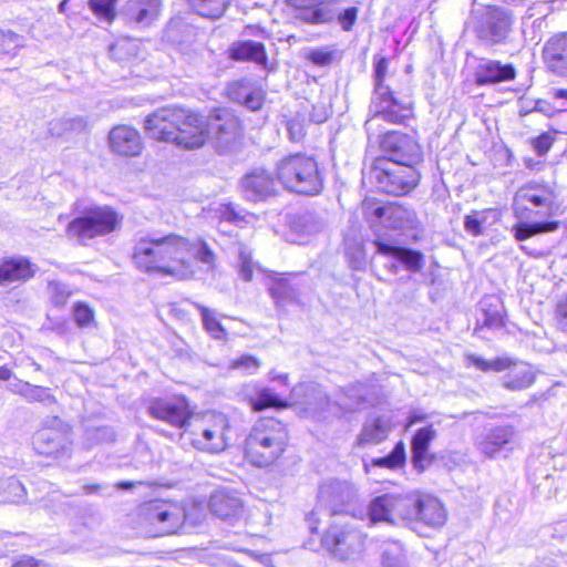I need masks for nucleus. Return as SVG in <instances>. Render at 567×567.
<instances>
[{
	"label": "nucleus",
	"mask_w": 567,
	"mask_h": 567,
	"mask_svg": "<svg viewBox=\"0 0 567 567\" xmlns=\"http://www.w3.org/2000/svg\"><path fill=\"white\" fill-rule=\"evenodd\" d=\"M192 250V241L181 235L147 234L136 243L133 260L137 268L146 272L156 271L186 280L195 274L190 262Z\"/></svg>",
	"instance_id": "1"
},
{
	"label": "nucleus",
	"mask_w": 567,
	"mask_h": 567,
	"mask_svg": "<svg viewBox=\"0 0 567 567\" xmlns=\"http://www.w3.org/2000/svg\"><path fill=\"white\" fill-rule=\"evenodd\" d=\"M287 441L288 433L280 421L260 419L246 439L245 456L256 466H269L284 453Z\"/></svg>",
	"instance_id": "2"
},
{
	"label": "nucleus",
	"mask_w": 567,
	"mask_h": 567,
	"mask_svg": "<svg viewBox=\"0 0 567 567\" xmlns=\"http://www.w3.org/2000/svg\"><path fill=\"white\" fill-rule=\"evenodd\" d=\"M388 66L389 61L384 56L375 61L374 93L370 105L372 115L364 123L365 131L370 134L377 133L380 121L401 123L409 116L410 106L394 99L390 89L384 85Z\"/></svg>",
	"instance_id": "3"
},
{
	"label": "nucleus",
	"mask_w": 567,
	"mask_h": 567,
	"mask_svg": "<svg viewBox=\"0 0 567 567\" xmlns=\"http://www.w3.org/2000/svg\"><path fill=\"white\" fill-rule=\"evenodd\" d=\"M278 181L289 190L305 195H316L323 186L318 163L312 156L291 154L277 164Z\"/></svg>",
	"instance_id": "4"
},
{
	"label": "nucleus",
	"mask_w": 567,
	"mask_h": 567,
	"mask_svg": "<svg viewBox=\"0 0 567 567\" xmlns=\"http://www.w3.org/2000/svg\"><path fill=\"white\" fill-rule=\"evenodd\" d=\"M229 429V421L225 414L207 413L196 420L192 430H184L182 440L199 451L219 453L228 445Z\"/></svg>",
	"instance_id": "5"
},
{
	"label": "nucleus",
	"mask_w": 567,
	"mask_h": 567,
	"mask_svg": "<svg viewBox=\"0 0 567 567\" xmlns=\"http://www.w3.org/2000/svg\"><path fill=\"white\" fill-rule=\"evenodd\" d=\"M417 492L386 493L375 497L369 508L373 522L411 523L417 516Z\"/></svg>",
	"instance_id": "6"
},
{
	"label": "nucleus",
	"mask_w": 567,
	"mask_h": 567,
	"mask_svg": "<svg viewBox=\"0 0 567 567\" xmlns=\"http://www.w3.org/2000/svg\"><path fill=\"white\" fill-rule=\"evenodd\" d=\"M121 221L122 217L115 210L110 207H99L73 219L68 225L66 234L79 244L86 245L95 237L114 231Z\"/></svg>",
	"instance_id": "7"
},
{
	"label": "nucleus",
	"mask_w": 567,
	"mask_h": 567,
	"mask_svg": "<svg viewBox=\"0 0 567 567\" xmlns=\"http://www.w3.org/2000/svg\"><path fill=\"white\" fill-rule=\"evenodd\" d=\"M323 544L337 559L355 563L363 555L365 535L352 525L334 524L326 533Z\"/></svg>",
	"instance_id": "8"
},
{
	"label": "nucleus",
	"mask_w": 567,
	"mask_h": 567,
	"mask_svg": "<svg viewBox=\"0 0 567 567\" xmlns=\"http://www.w3.org/2000/svg\"><path fill=\"white\" fill-rule=\"evenodd\" d=\"M142 524L153 527L157 534L166 535L177 532L185 522V508L164 501H151L138 509Z\"/></svg>",
	"instance_id": "9"
},
{
	"label": "nucleus",
	"mask_w": 567,
	"mask_h": 567,
	"mask_svg": "<svg viewBox=\"0 0 567 567\" xmlns=\"http://www.w3.org/2000/svg\"><path fill=\"white\" fill-rule=\"evenodd\" d=\"M368 134L370 137L375 136L377 138L384 135L381 140V146L389 154L392 163L415 167L422 162L421 146L412 136L398 132H385L381 123L377 126V133Z\"/></svg>",
	"instance_id": "10"
},
{
	"label": "nucleus",
	"mask_w": 567,
	"mask_h": 567,
	"mask_svg": "<svg viewBox=\"0 0 567 567\" xmlns=\"http://www.w3.org/2000/svg\"><path fill=\"white\" fill-rule=\"evenodd\" d=\"M372 175L377 187L381 192L391 195L408 194L420 179V174L415 167L402 166L395 163L385 167H375Z\"/></svg>",
	"instance_id": "11"
},
{
	"label": "nucleus",
	"mask_w": 567,
	"mask_h": 567,
	"mask_svg": "<svg viewBox=\"0 0 567 567\" xmlns=\"http://www.w3.org/2000/svg\"><path fill=\"white\" fill-rule=\"evenodd\" d=\"M38 454L58 457L70 450L71 439L66 424L53 417L39 429L32 440Z\"/></svg>",
	"instance_id": "12"
},
{
	"label": "nucleus",
	"mask_w": 567,
	"mask_h": 567,
	"mask_svg": "<svg viewBox=\"0 0 567 567\" xmlns=\"http://www.w3.org/2000/svg\"><path fill=\"white\" fill-rule=\"evenodd\" d=\"M174 143L183 148L202 147L209 138L208 121L197 113L181 109Z\"/></svg>",
	"instance_id": "13"
},
{
	"label": "nucleus",
	"mask_w": 567,
	"mask_h": 567,
	"mask_svg": "<svg viewBox=\"0 0 567 567\" xmlns=\"http://www.w3.org/2000/svg\"><path fill=\"white\" fill-rule=\"evenodd\" d=\"M209 138L220 152L230 151L241 137V126L237 117L224 110L208 121Z\"/></svg>",
	"instance_id": "14"
},
{
	"label": "nucleus",
	"mask_w": 567,
	"mask_h": 567,
	"mask_svg": "<svg viewBox=\"0 0 567 567\" xmlns=\"http://www.w3.org/2000/svg\"><path fill=\"white\" fill-rule=\"evenodd\" d=\"M148 414L157 420L164 421L175 427L189 425L192 416L188 403L185 398L152 399L147 406Z\"/></svg>",
	"instance_id": "15"
},
{
	"label": "nucleus",
	"mask_w": 567,
	"mask_h": 567,
	"mask_svg": "<svg viewBox=\"0 0 567 567\" xmlns=\"http://www.w3.org/2000/svg\"><path fill=\"white\" fill-rule=\"evenodd\" d=\"M511 27V14L504 9L491 7L477 28V37L488 45L499 44L508 38Z\"/></svg>",
	"instance_id": "16"
},
{
	"label": "nucleus",
	"mask_w": 567,
	"mask_h": 567,
	"mask_svg": "<svg viewBox=\"0 0 567 567\" xmlns=\"http://www.w3.org/2000/svg\"><path fill=\"white\" fill-rule=\"evenodd\" d=\"M516 441L517 436L513 426H496L481 437L477 449L488 458L505 457L514 450Z\"/></svg>",
	"instance_id": "17"
},
{
	"label": "nucleus",
	"mask_w": 567,
	"mask_h": 567,
	"mask_svg": "<svg viewBox=\"0 0 567 567\" xmlns=\"http://www.w3.org/2000/svg\"><path fill=\"white\" fill-rule=\"evenodd\" d=\"M182 107H163L145 118V131L158 141L174 143Z\"/></svg>",
	"instance_id": "18"
},
{
	"label": "nucleus",
	"mask_w": 567,
	"mask_h": 567,
	"mask_svg": "<svg viewBox=\"0 0 567 567\" xmlns=\"http://www.w3.org/2000/svg\"><path fill=\"white\" fill-rule=\"evenodd\" d=\"M557 193L553 185L530 182L520 187L515 194V200L528 202L536 207H544L548 215H553L556 206Z\"/></svg>",
	"instance_id": "19"
},
{
	"label": "nucleus",
	"mask_w": 567,
	"mask_h": 567,
	"mask_svg": "<svg viewBox=\"0 0 567 567\" xmlns=\"http://www.w3.org/2000/svg\"><path fill=\"white\" fill-rule=\"evenodd\" d=\"M109 144L111 151L120 156H137L143 150L140 133L128 125L113 127L109 133Z\"/></svg>",
	"instance_id": "20"
},
{
	"label": "nucleus",
	"mask_w": 567,
	"mask_h": 567,
	"mask_svg": "<svg viewBox=\"0 0 567 567\" xmlns=\"http://www.w3.org/2000/svg\"><path fill=\"white\" fill-rule=\"evenodd\" d=\"M378 219H383L393 229H413L417 226V217L413 209L396 203L378 206L373 210Z\"/></svg>",
	"instance_id": "21"
},
{
	"label": "nucleus",
	"mask_w": 567,
	"mask_h": 567,
	"mask_svg": "<svg viewBox=\"0 0 567 567\" xmlns=\"http://www.w3.org/2000/svg\"><path fill=\"white\" fill-rule=\"evenodd\" d=\"M241 187L247 198L261 200L276 193L277 182L266 169L256 168L244 176Z\"/></svg>",
	"instance_id": "22"
},
{
	"label": "nucleus",
	"mask_w": 567,
	"mask_h": 567,
	"mask_svg": "<svg viewBox=\"0 0 567 567\" xmlns=\"http://www.w3.org/2000/svg\"><path fill=\"white\" fill-rule=\"evenodd\" d=\"M212 513L224 520H237L244 514V502L235 493L216 491L209 498Z\"/></svg>",
	"instance_id": "23"
},
{
	"label": "nucleus",
	"mask_w": 567,
	"mask_h": 567,
	"mask_svg": "<svg viewBox=\"0 0 567 567\" xmlns=\"http://www.w3.org/2000/svg\"><path fill=\"white\" fill-rule=\"evenodd\" d=\"M392 430L393 423L390 416H371L363 423L361 432L355 440V445L360 447L378 445L388 439Z\"/></svg>",
	"instance_id": "24"
},
{
	"label": "nucleus",
	"mask_w": 567,
	"mask_h": 567,
	"mask_svg": "<svg viewBox=\"0 0 567 567\" xmlns=\"http://www.w3.org/2000/svg\"><path fill=\"white\" fill-rule=\"evenodd\" d=\"M475 82L478 85L496 84L515 79L516 71L512 64H503L496 60L481 59L475 69Z\"/></svg>",
	"instance_id": "25"
},
{
	"label": "nucleus",
	"mask_w": 567,
	"mask_h": 567,
	"mask_svg": "<svg viewBox=\"0 0 567 567\" xmlns=\"http://www.w3.org/2000/svg\"><path fill=\"white\" fill-rule=\"evenodd\" d=\"M295 8V19L305 23L321 24L333 19V12L324 0H289Z\"/></svg>",
	"instance_id": "26"
},
{
	"label": "nucleus",
	"mask_w": 567,
	"mask_h": 567,
	"mask_svg": "<svg viewBox=\"0 0 567 567\" xmlns=\"http://www.w3.org/2000/svg\"><path fill=\"white\" fill-rule=\"evenodd\" d=\"M543 55L550 71L567 76V32L550 38L544 47Z\"/></svg>",
	"instance_id": "27"
},
{
	"label": "nucleus",
	"mask_w": 567,
	"mask_h": 567,
	"mask_svg": "<svg viewBox=\"0 0 567 567\" xmlns=\"http://www.w3.org/2000/svg\"><path fill=\"white\" fill-rule=\"evenodd\" d=\"M161 7V0H128L124 14L128 22L146 27L157 19Z\"/></svg>",
	"instance_id": "28"
},
{
	"label": "nucleus",
	"mask_w": 567,
	"mask_h": 567,
	"mask_svg": "<svg viewBox=\"0 0 567 567\" xmlns=\"http://www.w3.org/2000/svg\"><path fill=\"white\" fill-rule=\"evenodd\" d=\"M374 245L379 254L400 260L410 271L417 272L424 266V256L420 251L389 245L381 240H375Z\"/></svg>",
	"instance_id": "29"
},
{
	"label": "nucleus",
	"mask_w": 567,
	"mask_h": 567,
	"mask_svg": "<svg viewBox=\"0 0 567 567\" xmlns=\"http://www.w3.org/2000/svg\"><path fill=\"white\" fill-rule=\"evenodd\" d=\"M435 436L436 430L433 425L422 427L414 434L412 439V462L416 468L423 471L431 464L432 457L429 456V446Z\"/></svg>",
	"instance_id": "30"
},
{
	"label": "nucleus",
	"mask_w": 567,
	"mask_h": 567,
	"mask_svg": "<svg viewBox=\"0 0 567 567\" xmlns=\"http://www.w3.org/2000/svg\"><path fill=\"white\" fill-rule=\"evenodd\" d=\"M415 520H420L431 527H440L446 520V513L437 498L419 494L417 516Z\"/></svg>",
	"instance_id": "31"
},
{
	"label": "nucleus",
	"mask_w": 567,
	"mask_h": 567,
	"mask_svg": "<svg viewBox=\"0 0 567 567\" xmlns=\"http://www.w3.org/2000/svg\"><path fill=\"white\" fill-rule=\"evenodd\" d=\"M33 276L31 265L25 259H11L0 265V286H9L23 281Z\"/></svg>",
	"instance_id": "32"
},
{
	"label": "nucleus",
	"mask_w": 567,
	"mask_h": 567,
	"mask_svg": "<svg viewBox=\"0 0 567 567\" xmlns=\"http://www.w3.org/2000/svg\"><path fill=\"white\" fill-rule=\"evenodd\" d=\"M230 56L237 61H250L262 66L267 64L265 48L259 42L243 41L234 43L230 48Z\"/></svg>",
	"instance_id": "33"
},
{
	"label": "nucleus",
	"mask_w": 567,
	"mask_h": 567,
	"mask_svg": "<svg viewBox=\"0 0 567 567\" xmlns=\"http://www.w3.org/2000/svg\"><path fill=\"white\" fill-rule=\"evenodd\" d=\"M508 374L503 380V385L511 391H522L529 388L535 381V374L532 369L525 364H518L513 360Z\"/></svg>",
	"instance_id": "34"
},
{
	"label": "nucleus",
	"mask_w": 567,
	"mask_h": 567,
	"mask_svg": "<svg viewBox=\"0 0 567 567\" xmlns=\"http://www.w3.org/2000/svg\"><path fill=\"white\" fill-rule=\"evenodd\" d=\"M230 96L241 102L247 109L257 111L261 107L264 96L259 90H250L244 82L235 83L229 87Z\"/></svg>",
	"instance_id": "35"
},
{
	"label": "nucleus",
	"mask_w": 567,
	"mask_h": 567,
	"mask_svg": "<svg viewBox=\"0 0 567 567\" xmlns=\"http://www.w3.org/2000/svg\"><path fill=\"white\" fill-rule=\"evenodd\" d=\"M465 361L467 367L473 365L483 372H502L509 369L513 364V359L509 357H499L493 360H486L483 357L473 353L465 354Z\"/></svg>",
	"instance_id": "36"
},
{
	"label": "nucleus",
	"mask_w": 567,
	"mask_h": 567,
	"mask_svg": "<svg viewBox=\"0 0 567 567\" xmlns=\"http://www.w3.org/2000/svg\"><path fill=\"white\" fill-rule=\"evenodd\" d=\"M189 7L199 16L218 19L226 11L229 0H187Z\"/></svg>",
	"instance_id": "37"
},
{
	"label": "nucleus",
	"mask_w": 567,
	"mask_h": 567,
	"mask_svg": "<svg viewBox=\"0 0 567 567\" xmlns=\"http://www.w3.org/2000/svg\"><path fill=\"white\" fill-rule=\"evenodd\" d=\"M558 227V221L520 223L513 227V233L516 240L523 241L540 233L555 231Z\"/></svg>",
	"instance_id": "38"
},
{
	"label": "nucleus",
	"mask_w": 567,
	"mask_h": 567,
	"mask_svg": "<svg viewBox=\"0 0 567 567\" xmlns=\"http://www.w3.org/2000/svg\"><path fill=\"white\" fill-rule=\"evenodd\" d=\"M405 463V446L403 442H398L392 452L384 457L373 458L370 464H364L365 472L370 471V466L385 467L395 470L403 466Z\"/></svg>",
	"instance_id": "39"
},
{
	"label": "nucleus",
	"mask_w": 567,
	"mask_h": 567,
	"mask_svg": "<svg viewBox=\"0 0 567 567\" xmlns=\"http://www.w3.org/2000/svg\"><path fill=\"white\" fill-rule=\"evenodd\" d=\"M199 310L205 330L216 340H223L226 337V329L217 318L215 310H212L200 303L194 302Z\"/></svg>",
	"instance_id": "40"
},
{
	"label": "nucleus",
	"mask_w": 567,
	"mask_h": 567,
	"mask_svg": "<svg viewBox=\"0 0 567 567\" xmlns=\"http://www.w3.org/2000/svg\"><path fill=\"white\" fill-rule=\"evenodd\" d=\"M116 2L117 0H89L87 6L100 21L111 23L116 17Z\"/></svg>",
	"instance_id": "41"
},
{
	"label": "nucleus",
	"mask_w": 567,
	"mask_h": 567,
	"mask_svg": "<svg viewBox=\"0 0 567 567\" xmlns=\"http://www.w3.org/2000/svg\"><path fill=\"white\" fill-rule=\"evenodd\" d=\"M307 391L310 393L306 404V412L311 416H317L322 410H324L329 400L326 393L315 385H307Z\"/></svg>",
	"instance_id": "42"
},
{
	"label": "nucleus",
	"mask_w": 567,
	"mask_h": 567,
	"mask_svg": "<svg viewBox=\"0 0 567 567\" xmlns=\"http://www.w3.org/2000/svg\"><path fill=\"white\" fill-rule=\"evenodd\" d=\"M23 47V37L11 31L0 29V54L16 55Z\"/></svg>",
	"instance_id": "43"
},
{
	"label": "nucleus",
	"mask_w": 567,
	"mask_h": 567,
	"mask_svg": "<svg viewBox=\"0 0 567 567\" xmlns=\"http://www.w3.org/2000/svg\"><path fill=\"white\" fill-rule=\"evenodd\" d=\"M250 405L252 410L261 411L266 408H285L287 404L270 390H262L255 399L250 400Z\"/></svg>",
	"instance_id": "44"
},
{
	"label": "nucleus",
	"mask_w": 567,
	"mask_h": 567,
	"mask_svg": "<svg viewBox=\"0 0 567 567\" xmlns=\"http://www.w3.org/2000/svg\"><path fill=\"white\" fill-rule=\"evenodd\" d=\"M22 396L30 402H41L48 404L55 402V399L50 392V389L33 384L24 385Z\"/></svg>",
	"instance_id": "45"
},
{
	"label": "nucleus",
	"mask_w": 567,
	"mask_h": 567,
	"mask_svg": "<svg viewBox=\"0 0 567 567\" xmlns=\"http://www.w3.org/2000/svg\"><path fill=\"white\" fill-rule=\"evenodd\" d=\"M192 246L193 250L190 252V257H195L198 261L206 265L208 268H214L216 256L207 243L203 239H198L195 243H192Z\"/></svg>",
	"instance_id": "46"
},
{
	"label": "nucleus",
	"mask_w": 567,
	"mask_h": 567,
	"mask_svg": "<svg viewBox=\"0 0 567 567\" xmlns=\"http://www.w3.org/2000/svg\"><path fill=\"white\" fill-rule=\"evenodd\" d=\"M48 288H49L51 301L54 303V306H56V307L64 306L68 298L71 295L68 287L64 284H61L59 281H51L49 284Z\"/></svg>",
	"instance_id": "47"
},
{
	"label": "nucleus",
	"mask_w": 567,
	"mask_h": 567,
	"mask_svg": "<svg viewBox=\"0 0 567 567\" xmlns=\"http://www.w3.org/2000/svg\"><path fill=\"white\" fill-rule=\"evenodd\" d=\"M260 367V361L250 354H244L238 359H235L230 363V369L244 370L248 373L256 372Z\"/></svg>",
	"instance_id": "48"
},
{
	"label": "nucleus",
	"mask_w": 567,
	"mask_h": 567,
	"mask_svg": "<svg viewBox=\"0 0 567 567\" xmlns=\"http://www.w3.org/2000/svg\"><path fill=\"white\" fill-rule=\"evenodd\" d=\"M75 322L80 327H86L93 320V311L84 303H76L73 310Z\"/></svg>",
	"instance_id": "49"
},
{
	"label": "nucleus",
	"mask_w": 567,
	"mask_h": 567,
	"mask_svg": "<svg viewBox=\"0 0 567 567\" xmlns=\"http://www.w3.org/2000/svg\"><path fill=\"white\" fill-rule=\"evenodd\" d=\"M553 142L554 137L549 133H543L532 140V146L538 155L543 156L550 150Z\"/></svg>",
	"instance_id": "50"
},
{
	"label": "nucleus",
	"mask_w": 567,
	"mask_h": 567,
	"mask_svg": "<svg viewBox=\"0 0 567 567\" xmlns=\"http://www.w3.org/2000/svg\"><path fill=\"white\" fill-rule=\"evenodd\" d=\"M240 269L239 275L245 281H249L252 277V261L250 252L240 250L239 252Z\"/></svg>",
	"instance_id": "51"
},
{
	"label": "nucleus",
	"mask_w": 567,
	"mask_h": 567,
	"mask_svg": "<svg viewBox=\"0 0 567 567\" xmlns=\"http://www.w3.org/2000/svg\"><path fill=\"white\" fill-rule=\"evenodd\" d=\"M11 567H50V564L29 555H21L14 560Z\"/></svg>",
	"instance_id": "52"
},
{
	"label": "nucleus",
	"mask_w": 567,
	"mask_h": 567,
	"mask_svg": "<svg viewBox=\"0 0 567 567\" xmlns=\"http://www.w3.org/2000/svg\"><path fill=\"white\" fill-rule=\"evenodd\" d=\"M309 59L312 63L324 66L332 62V52L323 49L312 50Z\"/></svg>",
	"instance_id": "53"
},
{
	"label": "nucleus",
	"mask_w": 567,
	"mask_h": 567,
	"mask_svg": "<svg viewBox=\"0 0 567 567\" xmlns=\"http://www.w3.org/2000/svg\"><path fill=\"white\" fill-rule=\"evenodd\" d=\"M357 14L358 9L355 7L348 8L341 14H339L338 19L343 30H351L357 20Z\"/></svg>",
	"instance_id": "54"
},
{
	"label": "nucleus",
	"mask_w": 567,
	"mask_h": 567,
	"mask_svg": "<svg viewBox=\"0 0 567 567\" xmlns=\"http://www.w3.org/2000/svg\"><path fill=\"white\" fill-rule=\"evenodd\" d=\"M482 223L483 220L477 218V214L467 215L465 216L464 227L473 236H478L483 233Z\"/></svg>",
	"instance_id": "55"
},
{
	"label": "nucleus",
	"mask_w": 567,
	"mask_h": 567,
	"mask_svg": "<svg viewBox=\"0 0 567 567\" xmlns=\"http://www.w3.org/2000/svg\"><path fill=\"white\" fill-rule=\"evenodd\" d=\"M270 292L277 301L284 298L295 297V295L291 291H288V286L285 281H279L276 285H274L270 288Z\"/></svg>",
	"instance_id": "56"
},
{
	"label": "nucleus",
	"mask_w": 567,
	"mask_h": 567,
	"mask_svg": "<svg viewBox=\"0 0 567 567\" xmlns=\"http://www.w3.org/2000/svg\"><path fill=\"white\" fill-rule=\"evenodd\" d=\"M4 486L12 492L14 497H22L24 487L17 478L9 477L8 480L0 482V489L3 488Z\"/></svg>",
	"instance_id": "57"
},
{
	"label": "nucleus",
	"mask_w": 567,
	"mask_h": 567,
	"mask_svg": "<svg viewBox=\"0 0 567 567\" xmlns=\"http://www.w3.org/2000/svg\"><path fill=\"white\" fill-rule=\"evenodd\" d=\"M383 567H406L402 557H390L384 555Z\"/></svg>",
	"instance_id": "58"
},
{
	"label": "nucleus",
	"mask_w": 567,
	"mask_h": 567,
	"mask_svg": "<svg viewBox=\"0 0 567 567\" xmlns=\"http://www.w3.org/2000/svg\"><path fill=\"white\" fill-rule=\"evenodd\" d=\"M223 217L226 219V220H230V221H236L238 219H241V217L239 216L238 213L235 212L234 207L231 205H228L224 213H223Z\"/></svg>",
	"instance_id": "59"
},
{
	"label": "nucleus",
	"mask_w": 567,
	"mask_h": 567,
	"mask_svg": "<svg viewBox=\"0 0 567 567\" xmlns=\"http://www.w3.org/2000/svg\"><path fill=\"white\" fill-rule=\"evenodd\" d=\"M553 95L555 99L564 100L565 102H563L561 107H567V90H565V89L554 90Z\"/></svg>",
	"instance_id": "60"
},
{
	"label": "nucleus",
	"mask_w": 567,
	"mask_h": 567,
	"mask_svg": "<svg viewBox=\"0 0 567 567\" xmlns=\"http://www.w3.org/2000/svg\"><path fill=\"white\" fill-rule=\"evenodd\" d=\"M24 385H30L28 382L19 381L17 383L11 384V391L22 396V391L24 390Z\"/></svg>",
	"instance_id": "61"
},
{
	"label": "nucleus",
	"mask_w": 567,
	"mask_h": 567,
	"mask_svg": "<svg viewBox=\"0 0 567 567\" xmlns=\"http://www.w3.org/2000/svg\"><path fill=\"white\" fill-rule=\"evenodd\" d=\"M318 519L319 518H318V512L317 511H312L311 513L308 514L307 520L309 522L311 530H316L317 529V527L313 526V523L317 522Z\"/></svg>",
	"instance_id": "62"
},
{
	"label": "nucleus",
	"mask_w": 567,
	"mask_h": 567,
	"mask_svg": "<svg viewBox=\"0 0 567 567\" xmlns=\"http://www.w3.org/2000/svg\"><path fill=\"white\" fill-rule=\"evenodd\" d=\"M525 165H526V167H528V168H532V169H538V171H539V169H540V166H542V163H540V162H536V161H534V159H532V158H526V159H525Z\"/></svg>",
	"instance_id": "63"
},
{
	"label": "nucleus",
	"mask_w": 567,
	"mask_h": 567,
	"mask_svg": "<svg viewBox=\"0 0 567 567\" xmlns=\"http://www.w3.org/2000/svg\"><path fill=\"white\" fill-rule=\"evenodd\" d=\"M424 420V416L423 415H419V414H412L409 419V423H408V426H412L419 422H422Z\"/></svg>",
	"instance_id": "64"
}]
</instances>
